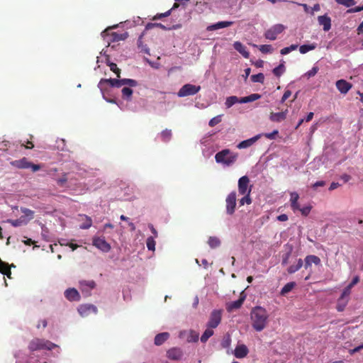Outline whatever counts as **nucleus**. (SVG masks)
<instances>
[{
	"instance_id": "f257e3e1",
	"label": "nucleus",
	"mask_w": 363,
	"mask_h": 363,
	"mask_svg": "<svg viewBox=\"0 0 363 363\" xmlns=\"http://www.w3.org/2000/svg\"><path fill=\"white\" fill-rule=\"evenodd\" d=\"M250 318L252 328L257 332L263 330L267 325L269 315L265 308L256 306L251 311Z\"/></svg>"
},
{
	"instance_id": "f03ea898",
	"label": "nucleus",
	"mask_w": 363,
	"mask_h": 363,
	"mask_svg": "<svg viewBox=\"0 0 363 363\" xmlns=\"http://www.w3.org/2000/svg\"><path fill=\"white\" fill-rule=\"evenodd\" d=\"M238 158V153L233 152L229 149H224L215 155V160L217 163H220L226 166L233 164Z\"/></svg>"
},
{
	"instance_id": "7ed1b4c3",
	"label": "nucleus",
	"mask_w": 363,
	"mask_h": 363,
	"mask_svg": "<svg viewBox=\"0 0 363 363\" xmlns=\"http://www.w3.org/2000/svg\"><path fill=\"white\" fill-rule=\"evenodd\" d=\"M108 84L112 87H121L127 85L129 86H137L138 82L133 79H101L99 83V87L101 90L104 89V84Z\"/></svg>"
},
{
	"instance_id": "20e7f679",
	"label": "nucleus",
	"mask_w": 363,
	"mask_h": 363,
	"mask_svg": "<svg viewBox=\"0 0 363 363\" xmlns=\"http://www.w3.org/2000/svg\"><path fill=\"white\" fill-rule=\"evenodd\" d=\"M56 347L57 345L52 342L38 337L31 340L28 344V349L30 352L42 350H52Z\"/></svg>"
},
{
	"instance_id": "39448f33",
	"label": "nucleus",
	"mask_w": 363,
	"mask_h": 363,
	"mask_svg": "<svg viewBox=\"0 0 363 363\" xmlns=\"http://www.w3.org/2000/svg\"><path fill=\"white\" fill-rule=\"evenodd\" d=\"M286 29V27L281 24H275L267 29L264 35L266 39L269 40H275L277 38L278 35L281 34Z\"/></svg>"
},
{
	"instance_id": "423d86ee",
	"label": "nucleus",
	"mask_w": 363,
	"mask_h": 363,
	"mask_svg": "<svg viewBox=\"0 0 363 363\" xmlns=\"http://www.w3.org/2000/svg\"><path fill=\"white\" fill-rule=\"evenodd\" d=\"M201 90L200 86H196L191 84H186L177 92L179 97H185L197 94Z\"/></svg>"
},
{
	"instance_id": "0eeeda50",
	"label": "nucleus",
	"mask_w": 363,
	"mask_h": 363,
	"mask_svg": "<svg viewBox=\"0 0 363 363\" xmlns=\"http://www.w3.org/2000/svg\"><path fill=\"white\" fill-rule=\"evenodd\" d=\"M222 311L213 310L210 315L209 320L207 323V327L210 328H216L221 322Z\"/></svg>"
},
{
	"instance_id": "6e6552de",
	"label": "nucleus",
	"mask_w": 363,
	"mask_h": 363,
	"mask_svg": "<svg viewBox=\"0 0 363 363\" xmlns=\"http://www.w3.org/2000/svg\"><path fill=\"white\" fill-rule=\"evenodd\" d=\"M250 179L247 176H242L238 180V192L241 195L250 194L252 186H249Z\"/></svg>"
},
{
	"instance_id": "1a4fd4ad",
	"label": "nucleus",
	"mask_w": 363,
	"mask_h": 363,
	"mask_svg": "<svg viewBox=\"0 0 363 363\" xmlns=\"http://www.w3.org/2000/svg\"><path fill=\"white\" fill-rule=\"evenodd\" d=\"M226 202V212L229 215H233L235 210L236 206V193L232 191L230 193L225 199Z\"/></svg>"
},
{
	"instance_id": "9d476101",
	"label": "nucleus",
	"mask_w": 363,
	"mask_h": 363,
	"mask_svg": "<svg viewBox=\"0 0 363 363\" xmlns=\"http://www.w3.org/2000/svg\"><path fill=\"white\" fill-rule=\"evenodd\" d=\"M179 337L186 339L188 342H196L199 340V334L194 330H182L179 333Z\"/></svg>"
},
{
	"instance_id": "9b49d317",
	"label": "nucleus",
	"mask_w": 363,
	"mask_h": 363,
	"mask_svg": "<svg viewBox=\"0 0 363 363\" xmlns=\"http://www.w3.org/2000/svg\"><path fill=\"white\" fill-rule=\"evenodd\" d=\"M93 245L104 252H108L111 250V245L104 238L95 237L93 238Z\"/></svg>"
},
{
	"instance_id": "f8f14e48",
	"label": "nucleus",
	"mask_w": 363,
	"mask_h": 363,
	"mask_svg": "<svg viewBox=\"0 0 363 363\" xmlns=\"http://www.w3.org/2000/svg\"><path fill=\"white\" fill-rule=\"evenodd\" d=\"M98 310L97 308L93 304H82L78 308V312L82 317L88 316L91 313L96 314Z\"/></svg>"
},
{
	"instance_id": "ddd939ff",
	"label": "nucleus",
	"mask_w": 363,
	"mask_h": 363,
	"mask_svg": "<svg viewBox=\"0 0 363 363\" xmlns=\"http://www.w3.org/2000/svg\"><path fill=\"white\" fill-rule=\"evenodd\" d=\"M96 287V283L94 280L79 281V288L82 293L89 294V291Z\"/></svg>"
},
{
	"instance_id": "4468645a",
	"label": "nucleus",
	"mask_w": 363,
	"mask_h": 363,
	"mask_svg": "<svg viewBox=\"0 0 363 363\" xmlns=\"http://www.w3.org/2000/svg\"><path fill=\"white\" fill-rule=\"evenodd\" d=\"M335 85L338 91L343 94H346L352 86L351 83L347 82L345 79L337 80L335 83Z\"/></svg>"
},
{
	"instance_id": "2eb2a0df",
	"label": "nucleus",
	"mask_w": 363,
	"mask_h": 363,
	"mask_svg": "<svg viewBox=\"0 0 363 363\" xmlns=\"http://www.w3.org/2000/svg\"><path fill=\"white\" fill-rule=\"evenodd\" d=\"M65 298L69 301H79L81 298L78 291L74 288H69L65 291Z\"/></svg>"
},
{
	"instance_id": "dca6fc26",
	"label": "nucleus",
	"mask_w": 363,
	"mask_h": 363,
	"mask_svg": "<svg viewBox=\"0 0 363 363\" xmlns=\"http://www.w3.org/2000/svg\"><path fill=\"white\" fill-rule=\"evenodd\" d=\"M248 353L249 350L244 344L238 345L234 350L235 357L239 359L245 357Z\"/></svg>"
},
{
	"instance_id": "f3484780",
	"label": "nucleus",
	"mask_w": 363,
	"mask_h": 363,
	"mask_svg": "<svg viewBox=\"0 0 363 363\" xmlns=\"http://www.w3.org/2000/svg\"><path fill=\"white\" fill-rule=\"evenodd\" d=\"M320 25L323 26L324 31H328L331 28V19L327 15L320 16L318 17Z\"/></svg>"
},
{
	"instance_id": "a211bd4d",
	"label": "nucleus",
	"mask_w": 363,
	"mask_h": 363,
	"mask_svg": "<svg viewBox=\"0 0 363 363\" xmlns=\"http://www.w3.org/2000/svg\"><path fill=\"white\" fill-rule=\"evenodd\" d=\"M233 24V22H232V21H220L216 23L208 26L206 28V30L208 31H213V30H216L218 29L229 27V26H232Z\"/></svg>"
},
{
	"instance_id": "6ab92c4d",
	"label": "nucleus",
	"mask_w": 363,
	"mask_h": 363,
	"mask_svg": "<svg viewBox=\"0 0 363 363\" xmlns=\"http://www.w3.org/2000/svg\"><path fill=\"white\" fill-rule=\"evenodd\" d=\"M30 162L26 157L11 162V164L18 169H29Z\"/></svg>"
},
{
	"instance_id": "aec40b11",
	"label": "nucleus",
	"mask_w": 363,
	"mask_h": 363,
	"mask_svg": "<svg viewBox=\"0 0 363 363\" xmlns=\"http://www.w3.org/2000/svg\"><path fill=\"white\" fill-rule=\"evenodd\" d=\"M21 211L23 213V215L20 217L21 218L23 219V221H25V224L26 225L30 220L33 219L35 212L30 209H28L27 208H21Z\"/></svg>"
},
{
	"instance_id": "412c9836",
	"label": "nucleus",
	"mask_w": 363,
	"mask_h": 363,
	"mask_svg": "<svg viewBox=\"0 0 363 363\" xmlns=\"http://www.w3.org/2000/svg\"><path fill=\"white\" fill-rule=\"evenodd\" d=\"M260 137H261V135L259 134V135H257L255 137H252L250 139L243 140V141L240 142L238 145L237 147L239 149H244V148L249 147L252 146L257 140H258L260 138Z\"/></svg>"
},
{
	"instance_id": "4be33fe9",
	"label": "nucleus",
	"mask_w": 363,
	"mask_h": 363,
	"mask_svg": "<svg viewBox=\"0 0 363 363\" xmlns=\"http://www.w3.org/2000/svg\"><path fill=\"white\" fill-rule=\"evenodd\" d=\"M287 110L279 113L272 112L269 116V119L273 122H281L286 119Z\"/></svg>"
},
{
	"instance_id": "5701e85b",
	"label": "nucleus",
	"mask_w": 363,
	"mask_h": 363,
	"mask_svg": "<svg viewBox=\"0 0 363 363\" xmlns=\"http://www.w3.org/2000/svg\"><path fill=\"white\" fill-rule=\"evenodd\" d=\"M167 357L170 359L179 360L182 357V352L179 348H172L167 351Z\"/></svg>"
},
{
	"instance_id": "b1692460",
	"label": "nucleus",
	"mask_w": 363,
	"mask_h": 363,
	"mask_svg": "<svg viewBox=\"0 0 363 363\" xmlns=\"http://www.w3.org/2000/svg\"><path fill=\"white\" fill-rule=\"evenodd\" d=\"M245 296H240V298L237 301H233L228 305L227 310L228 311H232L233 310L240 308L242 306V305L245 301Z\"/></svg>"
},
{
	"instance_id": "393cba45",
	"label": "nucleus",
	"mask_w": 363,
	"mask_h": 363,
	"mask_svg": "<svg viewBox=\"0 0 363 363\" xmlns=\"http://www.w3.org/2000/svg\"><path fill=\"white\" fill-rule=\"evenodd\" d=\"M234 48L240 52L245 58H249L250 52L247 50L246 47L240 42L236 41L233 44Z\"/></svg>"
},
{
	"instance_id": "a878e982",
	"label": "nucleus",
	"mask_w": 363,
	"mask_h": 363,
	"mask_svg": "<svg viewBox=\"0 0 363 363\" xmlns=\"http://www.w3.org/2000/svg\"><path fill=\"white\" fill-rule=\"evenodd\" d=\"M304 267L306 269L309 267L312 263H314L316 265L320 264V259L315 255H308L306 257Z\"/></svg>"
},
{
	"instance_id": "bb28decb",
	"label": "nucleus",
	"mask_w": 363,
	"mask_h": 363,
	"mask_svg": "<svg viewBox=\"0 0 363 363\" xmlns=\"http://www.w3.org/2000/svg\"><path fill=\"white\" fill-rule=\"evenodd\" d=\"M132 86H124L121 89V94H122V98L125 101H130L132 100V96H133V89H131Z\"/></svg>"
},
{
	"instance_id": "cd10ccee",
	"label": "nucleus",
	"mask_w": 363,
	"mask_h": 363,
	"mask_svg": "<svg viewBox=\"0 0 363 363\" xmlns=\"http://www.w3.org/2000/svg\"><path fill=\"white\" fill-rule=\"evenodd\" d=\"M169 337V334L168 333H161L157 334L155 337V344L156 345H162L168 338Z\"/></svg>"
},
{
	"instance_id": "c85d7f7f",
	"label": "nucleus",
	"mask_w": 363,
	"mask_h": 363,
	"mask_svg": "<svg viewBox=\"0 0 363 363\" xmlns=\"http://www.w3.org/2000/svg\"><path fill=\"white\" fill-rule=\"evenodd\" d=\"M261 98V95L259 94H252L247 96L242 97L240 99V104H245L252 101H255Z\"/></svg>"
},
{
	"instance_id": "c756f323",
	"label": "nucleus",
	"mask_w": 363,
	"mask_h": 363,
	"mask_svg": "<svg viewBox=\"0 0 363 363\" xmlns=\"http://www.w3.org/2000/svg\"><path fill=\"white\" fill-rule=\"evenodd\" d=\"M303 266V260L299 258L297 260V263L296 265H291L287 269V272L289 274H294L296 272L298 271Z\"/></svg>"
},
{
	"instance_id": "7c9ffc66",
	"label": "nucleus",
	"mask_w": 363,
	"mask_h": 363,
	"mask_svg": "<svg viewBox=\"0 0 363 363\" xmlns=\"http://www.w3.org/2000/svg\"><path fill=\"white\" fill-rule=\"evenodd\" d=\"M296 286V283L294 281H291L284 285V286L281 289L280 294L281 296H285L289 292H290Z\"/></svg>"
},
{
	"instance_id": "2f4dec72",
	"label": "nucleus",
	"mask_w": 363,
	"mask_h": 363,
	"mask_svg": "<svg viewBox=\"0 0 363 363\" xmlns=\"http://www.w3.org/2000/svg\"><path fill=\"white\" fill-rule=\"evenodd\" d=\"M111 35L112 37L113 41H120L125 40L128 38V34L126 32L123 33H117L116 32H112L111 33Z\"/></svg>"
},
{
	"instance_id": "473e14b6",
	"label": "nucleus",
	"mask_w": 363,
	"mask_h": 363,
	"mask_svg": "<svg viewBox=\"0 0 363 363\" xmlns=\"http://www.w3.org/2000/svg\"><path fill=\"white\" fill-rule=\"evenodd\" d=\"M316 44L312 43L310 45H303L299 47V51L301 54H306V52L313 50L316 48Z\"/></svg>"
},
{
	"instance_id": "72a5a7b5",
	"label": "nucleus",
	"mask_w": 363,
	"mask_h": 363,
	"mask_svg": "<svg viewBox=\"0 0 363 363\" xmlns=\"http://www.w3.org/2000/svg\"><path fill=\"white\" fill-rule=\"evenodd\" d=\"M213 333L214 332L213 328H208L202 334L201 337V341L203 343L207 342V340L213 335Z\"/></svg>"
},
{
	"instance_id": "f704fd0d",
	"label": "nucleus",
	"mask_w": 363,
	"mask_h": 363,
	"mask_svg": "<svg viewBox=\"0 0 363 363\" xmlns=\"http://www.w3.org/2000/svg\"><path fill=\"white\" fill-rule=\"evenodd\" d=\"M208 244L211 248H216L220 246V240L218 238L215 236H211L208 238Z\"/></svg>"
},
{
	"instance_id": "c9c22d12",
	"label": "nucleus",
	"mask_w": 363,
	"mask_h": 363,
	"mask_svg": "<svg viewBox=\"0 0 363 363\" xmlns=\"http://www.w3.org/2000/svg\"><path fill=\"white\" fill-rule=\"evenodd\" d=\"M236 103H240V99L235 96H231L226 99L225 105L227 108H230Z\"/></svg>"
},
{
	"instance_id": "e433bc0d",
	"label": "nucleus",
	"mask_w": 363,
	"mask_h": 363,
	"mask_svg": "<svg viewBox=\"0 0 363 363\" xmlns=\"http://www.w3.org/2000/svg\"><path fill=\"white\" fill-rule=\"evenodd\" d=\"M1 274L6 275L8 278L11 279V269L9 267L8 264L1 261Z\"/></svg>"
},
{
	"instance_id": "4c0bfd02",
	"label": "nucleus",
	"mask_w": 363,
	"mask_h": 363,
	"mask_svg": "<svg viewBox=\"0 0 363 363\" xmlns=\"http://www.w3.org/2000/svg\"><path fill=\"white\" fill-rule=\"evenodd\" d=\"M172 138V130L165 129L161 133V138L164 142H168Z\"/></svg>"
},
{
	"instance_id": "58836bf2",
	"label": "nucleus",
	"mask_w": 363,
	"mask_h": 363,
	"mask_svg": "<svg viewBox=\"0 0 363 363\" xmlns=\"http://www.w3.org/2000/svg\"><path fill=\"white\" fill-rule=\"evenodd\" d=\"M251 80L253 82H259L262 84L264 80V76L262 73L253 74L251 76Z\"/></svg>"
},
{
	"instance_id": "ea45409f",
	"label": "nucleus",
	"mask_w": 363,
	"mask_h": 363,
	"mask_svg": "<svg viewBox=\"0 0 363 363\" xmlns=\"http://www.w3.org/2000/svg\"><path fill=\"white\" fill-rule=\"evenodd\" d=\"M285 71V67L284 64H280L278 67L273 69V73L277 77H280Z\"/></svg>"
},
{
	"instance_id": "a19ab883",
	"label": "nucleus",
	"mask_w": 363,
	"mask_h": 363,
	"mask_svg": "<svg viewBox=\"0 0 363 363\" xmlns=\"http://www.w3.org/2000/svg\"><path fill=\"white\" fill-rule=\"evenodd\" d=\"M259 50L262 53H272L273 48L271 45H261L259 46Z\"/></svg>"
},
{
	"instance_id": "79ce46f5",
	"label": "nucleus",
	"mask_w": 363,
	"mask_h": 363,
	"mask_svg": "<svg viewBox=\"0 0 363 363\" xmlns=\"http://www.w3.org/2000/svg\"><path fill=\"white\" fill-rule=\"evenodd\" d=\"M190 0H175V2L172 7V9H175L179 7L180 6L185 7L187 6L188 3H189Z\"/></svg>"
},
{
	"instance_id": "37998d69",
	"label": "nucleus",
	"mask_w": 363,
	"mask_h": 363,
	"mask_svg": "<svg viewBox=\"0 0 363 363\" xmlns=\"http://www.w3.org/2000/svg\"><path fill=\"white\" fill-rule=\"evenodd\" d=\"M7 222L11 223L14 227H18V226H21V225H26L25 224V221H23V219L21 218H19L18 219H16V220L9 219L7 220Z\"/></svg>"
},
{
	"instance_id": "c03bdc74",
	"label": "nucleus",
	"mask_w": 363,
	"mask_h": 363,
	"mask_svg": "<svg viewBox=\"0 0 363 363\" xmlns=\"http://www.w3.org/2000/svg\"><path fill=\"white\" fill-rule=\"evenodd\" d=\"M335 1L337 4L343 5L346 7H351L356 4L354 0H335Z\"/></svg>"
},
{
	"instance_id": "a18cd8bd",
	"label": "nucleus",
	"mask_w": 363,
	"mask_h": 363,
	"mask_svg": "<svg viewBox=\"0 0 363 363\" xmlns=\"http://www.w3.org/2000/svg\"><path fill=\"white\" fill-rule=\"evenodd\" d=\"M147 247L149 250L154 251L155 249V241L153 237H149L146 241Z\"/></svg>"
},
{
	"instance_id": "49530a36",
	"label": "nucleus",
	"mask_w": 363,
	"mask_h": 363,
	"mask_svg": "<svg viewBox=\"0 0 363 363\" xmlns=\"http://www.w3.org/2000/svg\"><path fill=\"white\" fill-rule=\"evenodd\" d=\"M240 206H243L244 204H250L252 203V199L250 198V194H245L244 196L239 201Z\"/></svg>"
},
{
	"instance_id": "de8ad7c7",
	"label": "nucleus",
	"mask_w": 363,
	"mask_h": 363,
	"mask_svg": "<svg viewBox=\"0 0 363 363\" xmlns=\"http://www.w3.org/2000/svg\"><path fill=\"white\" fill-rule=\"evenodd\" d=\"M110 69L114 72L118 78L121 77V69L117 67V65L113 62H111L108 65Z\"/></svg>"
},
{
	"instance_id": "09e8293b",
	"label": "nucleus",
	"mask_w": 363,
	"mask_h": 363,
	"mask_svg": "<svg viewBox=\"0 0 363 363\" xmlns=\"http://www.w3.org/2000/svg\"><path fill=\"white\" fill-rule=\"evenodd\" d=\"M221 121V115H218L211 118L208 123L210 127H214Z\"/></svg>"
},
{
	"instance_id": "8fccbe9b",
	"label": "nucleus",
	"mask_w": 363,
	"mask_h": 363,
	"mask_svg": "<svg viewBox=\"0 0 363 363\" xmlns=\"http://www.w3.org/2000/svg\"><path fill=\"white\" fill-rule=\"evenodd\" d=\"M173 9H169L167 11L164 12V13H157L153 18H152V20H158V19H161L162 18H164V17H167L169 16L170 14H171V12Z\"/></svg>"
},
{
	"instance_id": "3c124183",
	"label": "nucleus",
	"mask_w": 363,
	"mask_h": 363,
	"mask_svg": "<svg viewBox=\"0 0 363 363\" xmlns=\"http://www.w3.org/2000/svg\"><path fill=\"white\" fill-rule=\"evenodd\" d=\"M319 69L318 67L316 66H314L311 69H310L309 71H308L305 75L308 77V78H310V77H312L313 76H315L318 72Z\"/></svg>"
},
{
	"instance_id": "603ef678",
	"label": "nucleus",
	"mask_w": 363,
	"mask_h": 363,
	"mask_svg": "<svg viewBox=\"0 0 363 363\" xmlns=\"http://www.w3.org/2000/svg\"><path fill=\"white\" fill-rule=\"evenodd\" d=\"M85 217H86V222L80 225L81 229H88L92 225V220H91V218H89L86 216Z\"/></svg>"
},
{
	"instance_id": "864d4df0",
	"label": "nucleus",
	"mask_w": 363,
	"mask_h": 363,
	"mask_svg": "<svg viewBox=\"0 0 363 363\" xmlns=\"http://www.w3.org/2000/svg\"><path fill=\"white\" fill-rule=\"evenodd\" d=\"M351 293V290L345 287L338 300V302L344 301L345 297H348Z\"/></svg>"
},
{
	"instance_id": "5fc2aeb1",
	"label": "nucleus",
	"mask_w": 363,
	"mask_h": 363,
	"mask_svg": "<svg viewBox=\"0 0 363 363\" xmlns=\"http://www.w3.org/2000/svg\"><path fill=\"white\" fill-rule=\"evenodd\" d=\"M279 133V131L277 130H274L273 132L272 133H265L264 134V136L268 138V139H270V140H273L275 138V136Z\"/></svg>"
},
{
	"instance_id": "6e6d98bb",
	"label": "nucleus",
	"mask_w": 363,
	"mask_h": 363,
	"mask_svg": "<svg viewBox=\"0 0 363 363\" xmlns=\"http://www.w3.org/2000/svg\"><path fill=\"white\" fill-rule=\"evenodd\" d=\"M290 195H291V199H290L291 203H295L296 202L298 201V200L299 199V196L296 192H291Z\"/></svg>"
},
{
	"instance_id": "4d7b16f0",
	"label": "nucleus",
	"mask_w": 363,
	"mask_h": 363,
	"mask_svg": "<svg viewBox=\"0 0 363 363\" xmlns=\"http://www.w3.org/2000/svg\"><path fill=\"white\" fill-rule=\"evenodd\" d=\"M311 206H306V207H303L302 208H300L299 211L301 212V214L303 216H306L308 215V213L311 211Z\"/></svg>"
},
{
	"instance_id": "13d9d810",
	"label": "nucleus",
	"mask_w": 363,
	"mask_h": 363,
	"mask_svg": "<svg viewBox=\"0 0 363 363\" xmlns=\"http://www.w3.org/2000/svg\"><path fill=\"white\" fill-rule=\"evenodd\" d=\"M29 168L31 169L32 172H35L40 170L41 169V167L40 164H35L32 162H30Z\"/></svg>"
},
{
	"instance_id": "bf43d9fd",
	"label": "nucleus",
	"mask_w": 363,
	"mask_h": 363,
	"mask_svg": "<svg viewBox=\"0 0 363 363\" xmlns=\"http://www.w3.org/2000/svg\"><path fill=\"white\" fill-rule=\"evenodd\" d=\"M363 11L362 6H356L354 8H352L347 10V13H357Z\"/></svg>"
},
{
	"instance_id": "052dcab7",
	"label": "nucleus",
	"mask_w": 363,
	"mask_h": 363,
	"mask_svg": "<svg viewBox=\"0 0 363 363\" xmlns=\"http://www.w3.org/2000/svg\"><path fill=\"white\" fill-rule=\"evenodd\" d=\"M291 95V91H289V90L285 91V92L284 93L282 98H281V102H284L288 98L290 97Z\"/></svg>"
},
{
	"instance_id": "680f3d73",
	"label": "nucleus",
	"mask_w": 363,
	"mask_h": 363,
	"mask_svg": "<svg viewBox=\"0 0 363 363\" xmlns=\"http://www.w3.org/2000/svg\"><path fill=\"white\" fill-rule=\"evenodd\" d=\"M362 349H363V345H361L359 346H357V347H354L352 350H350L349 351V352H350V354H354L356 352H359Z\"/></svg>"
},
{
	"instance_id": "e2e57ef3",
	"label": "nucleus",
	"mask_w": 363,
	"mask_h": 363,
	"mask_svg": "<svg viewBox=\"0 0 363 363\" xmlns=\"http://www.w3.org/2000/svg\"><path fill=\"white\" fill-rule=\"evenodd\" d=\"M362 349H363V345H361L359 346H357V347H354L352 350H350L349 351V352H350V354H354L356 352H359Z\"/></svg>"
},
{
	"instance_id": "0e129e2a",
	"label": "nucleus",
	"mask_w": 363,
	"mask_h": 363,
	"mask_svg": "<svg viewBox=\"0 0 363 363\" xmlns=\"http://www.w3.org/2000/svg\"><path fill=\"white\" fill-rule=\"evenodd\" d=\"M291 253L288 252L283 257L281 264L286 265L288 263L289 258L290 257Z\"/></svg>"
},
{
	"instance_id": "69168bd1",
	"label": "nucleus",
	"mask_w": 363,
	"mask_h": 363,
	"mask_svg": "<svg viewBox=\"0 0 363 363\" xmlns=\"http://www.w3.org/2000/svg\"><path fill=\"white\" fill-rule=\"evenodd\" d=\"M325 185V182L324 181H318L313 184V188L316 189L317 187L323 186Z\"/></svg>"
},
{
	"instance_id": "338daca9",
	"label": "nucleus",
	"mask_w": 363,
	"mask_h": 363,
	"mask_svg": "<svg viewBox=\"0 0 363 363\" xmlns=\"http://www.w3.org/2000/svg\"><path fill=\"white\" fill-rule=\"evenodd\" d=\"M291 208H292V210L294 211H297V210L299 211L300 208H301L298 201L296 202L295 203H291Z\"/></svg>"
},
{
	"instance_id": "774afa93",
	"label": "nucleus",
	"mask_w": 363,
	"mask_h": 363,
	"mask_svg": "<svg viewBox=\"0 0 363 363\" xmlns=\"http://www.w3.org/2000/svg\"><path fill=\"white\" fill-rule=\"evenodd\" d=\"M357 31L358 35L363 33V21L361 22V23L358 26Z\"/></svg>"
}]
</instances>
